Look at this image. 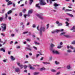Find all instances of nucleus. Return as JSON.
Wrapping results in <instances>:
<instances>
[{
	"label": "nucleus",
	"mask_w": 75,
	"mask_h": 75,
	"mask_svg": "<svg viewBox=\"0 0 75 75\" xmlns=\"http://www.w3.org/2000/svg\"><path fill=\"white\" fill-rule=\"evenodd\" d=\"M56 24H59V21H56Z\"/></svg>",
	"instance_id": "5fc2aeb1"
},
{
	"label": "nucleus",
	"mask_w": 75,
	"mask_h": 75,
	"mask_svg": "<svg viewBox=\"0 0 75 75\" xmlns=\"http://www.w3.org/2000/svg\"><path fill=\"white\" fill-rule=\"evenodd\" d=\"M29 55H30V56L32 55V53H29Z\"/></svg>",
	"instance_id": "69168bd1"
},
{
	"label": "nucleus",
	"mask_w": 75,
	"mask_h": 75,
	"mask_svg": "<svg viewBox=\"0 0 75 75\" xmlns=\"http://www.w3.org/2000/svg\"><path fill=\"white\" fill-rule=\"evenodd\" d=\"M60 74V72H58L56 74V75H59Z\"/></svg>",
	"instance_id": "338daca9"
},
{
	"label": "nucleus",
	"mask_w": 75,
	"mask_h": 75,
	"mask_svg": "<svg viewBox=\"0 0 75 75\" xmlns=\"http://www.w3.org/2000/svg\"><path fill=\"white\" fill-rule=\"evenodd\" d=\"M67 52H68L69 53H71L72 52V51L71 50H69L67 51Z\"/></svg>",
	"instance_id": "aec40b11"
},
{
	"label": "nucleus",
	"mask_w": 75,
	"mask_h": 75,
	"mask_svg": "<svg viewBox=\"0 0 75 75\" xmlns=\"http://www.w3.org/2000/svg\"><path fill=\"white\" fill-rule=\"evenodd\" d=\"M45 27H41V28H40V35H41V34H42V32L45 31Z\"/></svg>",
	"instance_id": "7ed1b4c3"
},
{
	"label": "nucleus",
	"mask_w": 75,
	"mask_h": 75,
	"mask_svg": "<svg viewBox=\"0 0 75 75\" xmlns=\"http://www.w3.org/2000/svg\"><path fill=\"white\" fill-rule=\"evenodd\" d=\"M33 28H35V25L33 24Z\"/></svg>",
	"instance_id": "6e6d98bb"
},
{
	"label": "nucleus",
	"mask_w": 75,
	"mask_h": 75,
	"mask_svg": "<svg viewBox=\"0 0 75 75\" xmlns=\"http://www.w3.org/2000/svg\"><path fill=\"white\" fill-rule=\"evenodd\" d=\"M72 11V10H69V9H66L65 10V11Z\"/></svg>",
	"instance_id": "58836bf2"
},
{
	"label": "nucleus",
	"mask_w": 75,
	"mask_h": 75,
	"mask_svg": "<svg viewBox=\"0 0 75 75\" xmlns=\"http://www.w3.org/2000/svg\"><path fill=\"white\" fill-rule=\"evenodd\" d=\"M50 47L51 48H52V47H55V45L52 43H51L50 44Z\"/></svg>",
	"instance_id": "a211bd4d"
},
{
	"label": "nucleus",
	"mask_w": 75,
	"mask_h": 75,
	"mask_svg": "<svg viewBox=\"0 0 75 75\" xmlns=\"http://www.w3.org/2000/svg\"><path fill=\"white\" fill-rule=\"evenodd\" d=\"M51 72H56V70L54 69H51Z\"/></svg>",
	"instance_id": "b1692460"
},
{
	"label": "nucleus",
	"mask_w": 75,
	"mask_h": 75,
	"mask_svg": "<svg viewBox=\"0 0 75 75\" xmlns=\"http://www.w3.org/2000/svg\"><path fill=\"white\" fill-rule=\"evenodd\" d=\"M52 59V56H50L49 58L50 60H51Z\"/></svg>",
	"instance_id": "052dcab7"
},
{
	"label": "nucleus",
	"mask_w": 75,
	"mask_h": 75,
	"mask_svg": "<svg viewBox=\"0 0 75 75\" xmlns=\"http://www.w3.org/2000/svg\"><path fill=\"white\" fill-rule=\"evenodd\" d=\"M27 41H31V40L30 39H26Z\"/></svg>",
	"instance_id": "de8ad7c7"
},
{
	"label": "nucleus",
	"mask_w": 75,
	"mask_h": 75,
	"mask_svg": "<svg viewBox=\"0 0 75 75\" xmlns=\"http://www.w3.org/2000/svg\"><path fill=\"white\" fill-rule=\"evenodd\" d=\"M3 61L4 62H6V61H7V59L3 60Z\"/></svg>",
	"instance_id": "3c124183"
},
{
	"label": "nucleus",
	"mask_w": 75,
	"mask_h": 75,
	"mask_svg": "<svg viewBox=\"0 0 75 75\" xmlns=\"http://www.w3.org/2000/svg\"><path fill=\"white\" fill-rule=\"evenodd\" d=\"M66 20L67 21H69V18H66Z\"/></svg>",
	"instance_id": "e2e57ef3"
},
{
	"label": "nucleus",
	"mask_w": 75,
	"mask_h": 75,
	"mask_svg": "<svg viewBox=\"0 0 75 75\" xmlns=\"http://www.w3.org/2000/svg\"><path fill=\"white\" fill-rule=\"evenodd\" d=\"M67 68L68 69H71V65L69 64L67 66Z\"/></svg>",
	"instance_id": "dca6fc26"
},
{
	"label": "nucleus",
	"mask_w": 75,
	"mask_h": 75,
	"mask_svg": "<svg viewBox=\"0 0 75 75\" xmlns=\"http://www.w3.org/2000/svg\"><path fill=\"white\" fill-rule=\"evenodd\" d=\"M25 11H26V9H23V13H25Z\"/></svg>",
	"instance_id": "864d4df0"
},
{
	"label": "nucleus",
	"mask_w": 75,
	"mask_h": 75,
	"mask_svg": "<svg viewBox=\"0 0 75 75\" xmlns=\"http://www.w3.org/2000/svg\"><path fill=\"white\" fill-rule=\"evenodd\" d=\"M43 63L44 64H47V62H43Z\"/></svg>",
	"instance_id": "13d9d810"
},
{
	"label": "nucleus",
	"mask_w": 75,
	"mask_h": 75,
	"mask_svg": "<svg viewBox=\"0 0 75 75\" xmlns=\"http://www.w3.org/2000/svg\"><path fill=\"white\" fill-rule=\"evenodd\" d=\"M39 56H40V54H36V58H38V57Z\"/></svg>",
	"instance_id": "c85d7f7f"
},
{
	"label": "nucleus",
	"mask_w": 75,
	"mask_h": 75,
	"mask_svg": "<svg viewBox=\"0 0 75 75\" xmlns=\"http://www.w3.org/2000/svg\"><path fill=\"white\" fill-rule=\"evenodd\" d=\"M24 67L25 69H26V68H27V66L26 65H25L24 66Z\"/></svg>",
	"instance_id": "4c0bfd02"
},
{
	"label": "nucleus",
	"mask_w": 75,
	"mask_h": 75,
	"mask_svg": "<svg viewBox=\"0 0 75 75\" xmlns=\"http://www.w3.org/2000/svg\"><path fill=\"white\" fill-rule=\"evenodd\" d=\"M70 30H73V32H75V26H73L72 28L70 29Z\"/></svg>",
	"instance_id": "9d476101"
},
{
	"label": "nucleus",
	"mask_w": 75,
	"mask_h": 75,
	"mask_svg": "<svg viewBox=\"0 0 75 75\" xmlns=\"http://www.w3.org/2000/svg\"><path fill=\"white\" fill-rule=\"evenodd\" d=\"M44 70H45V68L44 67H42L40 69V71H44Z\"/></svg>",
	"instance_id": "f3484780"
},
{
	"label": "nucleus",
	"mask_w": 75,
	"mask_h": 75,
	"mask_svg": "<svg viewBox=\"0 0 75 75\" xmlns=\"http://www.w3.org/2000/svg\"><path fill=\"white\" fill-rule=\"evenodd\" d=\"M71 44H75V41H74L72 42Z\"/></svg>",
	"instance_id": "8fccbe9b"
},
{
	"label": "nucleus",
	"mask_w": 75,
	"mask_h": 75,
	"mask_svg": "<svg viewBox=\"0 0 75 75\" xmlns=\"http://www.w3.org/2000/svg\"><path fill=\"white\" fill-rule=\"evenodd\" d=\"M52 51L53 54H60L59 52L57 50H53Z\"/></svg>",
	"instance_id": "6e6552de"
},
{
	"label": "nucleus",
	"mask_w": 75,
	"mask_h": 75,
	"mask_svg": "<svg viewBox=\"0 0 75 75\" xmlns=\"http://www.w3.org/2000/svg\"><path fill=\"white\" fill-rule=\"evenodd\" d=\"M66 24L67 25L66 26H67L68 27L69 26V23H68V22H66Z\"/></svg>",
	"instance_id": "bb28decb"
},
{
	"label": "nucleus",
	"mask_w": 75,
	"mask_h": 75,
	"mask_svg": "<svg viewBox=\"0 0 75 75\" xmlns=\"http://www.w3.org/2000/svg\"><path fill=\"white\" fill-rule=\"evenodd\" d=\"M19 16H20L21 17L22 16H23V14H22V13H20L19 14Z\"/></svg>",
	"instance_id": "c9c22d12"
},
{
	"label": "nucleus",
	"mask_w": 75,
	"mask_h": 75,
	"mask_svg": "<svg viewBox=\"0 0 75 75\" xmlns=\"http://www.w3.org/2000/svg\"><path fill=\"white\" fill-rule=\"evenodd\" d=\"M19 67H20V68L21 69H22V68H23V67H24L22 65H21H21Z\"/></svg>",
	"instance_id": "473e14b6"
},
{
	"label": "nucleus",
	"mask_w": 75,
	"mask_h": 75,
	"mask_svg": "<svg viewBox=\"0 0 75 75\" xmlns=\"http://www.w3.org/2000/svg\"><path fill=\"white\" fill-rule=\"evenodd\" d=\"M67 14L69 16H70V17H74V16H73V15H72V14H71L67 13Z\"/></svg>",
	"instance_id": "412c9836"
},
{
	"label": "nucleus",
	"mask_w": 75,
	"mask_h": 75,
	"mask_svg": "<svg viewBox=\"0 0 75 75\" xmlns=\"http://www.w3.org/2000/svg\"><path fill=\"white\" fill-rule=\"evenodd\" d=\"M61 47H62V46H57V48L59 49V48H61Z\"/></svg>",
	"instance_id": "ea45409f"
},
{
	"label": "nucleus",
	"mask_w": 75,
	"mask_h": 75,
	"mask_svg": "<svg viewBox=\"0 0 75 75\" xmlns=\"http://www.w3.org/2000/svg\"><path fill=\"white\" fill-rule=\"evenodd\" d=\"M65 34V32H62L61 34L60 35H64Z\"/></svg>",
	"instance_id": "a19ab883"
},
{
	"label": "nucleus",
	"mask_w": 75,
	"mask_h": 75,
	"mask_svg": "<svg viewBox=\"0 0 75 75\" xmlns=\"http://www.w3.org/2000/svg\"><path fill=\"white\" fill-rule=\"evenodd\" d=\"M40 5H42L43 6L46 5L47 3H45L44 0H40Z\"/></svg>",
	"instance_id": "39448f33"
},
{
	"label": "nucleus",
	"mask_w": 75,
	"mask_h": 75,
	"mask_svg": "<svg viewBox=\"0 0 75 75\" xmlns=\"http://www.w3.org/2000/svg\"><path fill=\"white\" fill-rule=\"evenodd\" d=\"M5 15L6 16L5 18H7V13H6L5 14Z\"/></svg>",
	"instance_id": "603ef678"
},
{
	"label": "nucleus",
	"mask_w": 75,
	"mask_h": 75,
	"mask_svg": "<svg viewBox=\"0 0 75 75\" xmlns=\"http://www.w3.org/2000/svg\"><path fill=\"white\" fill-rule=\"evenodd\" d=\"M28 67H30V69H35L34 67L31 66V65H29Z\"/></svg>",
	"instance_id": "2eb2a0df"
},
{
	"label": "nucleus",
	"mask_w": 75,
	"mask_h": 75,
	"mask_svg": "<svg viewBox=\"0 0 75 75\" xmlns=\"http://www.w3.org/2000/svg\"><path fill=\"white\" fill-rule=\"evenodd\" d=\"M28 61H25L24 62V64H26V63H28Z\"/></svg>",
	"instance_id": "bf43d9fd"
},
{
	"label": "nucleus",
	"mask_w": 75,
	"mask_h": 75,
	"mask_svg": "<svg viewBox=\"0 0 75 75\" xmlns=\"http://www.w3.org/2000/svg\"><path fill=\"white\" fill-rule=\"evenodd\" d=\"M55 63L56 65H58V64H59V62L57 61H55Z\"/></svg>",
	"instance_id": "5701e85b"
},
{
	"label": "nucleus",
	"mask_w": 75,
	"mask_h": 75,
	"mask_svg": "<svg viewBox=\"0 0 75 75\" xmlns=\"http://www.w3.org/2000/svg\"><path fill=\"white\" fill-rule=\"evenodd\" d=\"M13 3L11 2V1H9L8 2L7 6H9V5H11Z\"/></svg>",
	"instance_id": "ddd939ff"
},
{
	"label": "nucleus",
	"mask_w": 75,
	"mask_h": 75,
	"mask_svg": "<svg viewBox=\"0 0 75 75\" xmlns=\"http://www.w3.org/2000/svg\"><path fill=\"white\" fill-rule=\"evenodd\" d=\"M67 48L68 49H69V48H70V47L69 46L67 45Z\"/></svg>",
	"instance_id": "0e129e2a"
},
{
	"label": "nucleus",
	"mask_w": 75,
	"mask_h": 75,
	"mask_svg": "<svg viewBox=\"0 0 75 75\" xmlns=\"http://www.w3.org/2000/svg\"><path fill=\"white\" fill-rule=\"evenodd\" d=\"M64 36L65 37H66L67 38H69V37H70V36L69 35H64Z\"/></svg>",
	"instance_id": "6ab92c4d"
},
{
	"label": "nucleus",
	"mask_w": 75,
	"mask_h": 75,
	"mask_svg": "<svg viewBox=\"0 0 75 75\" xmlns=\"http://www.w3.org/2000/svg\"><path fill=\"white\" fill-rule=\"evenodd\" d=\"M33 13V10H30L28 11V14L27 15H24V16L25 18H26V17L27 16L28 17H30V15L31 13Z\"/></svg>",
	"instance_id": "f03ea898"
},
{
	"label": "nucleus",
	"mask_w": 75,
	"mask_h": 75,
	"mask_svg": "<svg viewBox=\"0 0 75 75\" xmlns=\"http://www.w3.org/2000/svg\"><path fill=\"white\" fill-rule=\"evenodd\" d=\"M5 11V9H3L2 10L1 12V13H3Z\"/></svg>",
	"instance_id": "79ce46f5"
},
{
	"label": "nucleus",
	"mask_w": 75,
	"mask_h": 75,
	"mask_svg": "<svg viewBox=\"0 0 75 75\" xmlns=\"http://www.w3.org/2000/svg\"><path fill=\"white\" fill-rule=\"evenodd\" d=\"M56 0H50V4H52V1H56Z\"/></svg>",
	"instance_id": "393cba45"
},
{
	"label": "nucleus",
	"mask_w": 75,
	"mask_h": 75,
	"mask_svg": "<svg viewBox=\"0 0 75 75\" xmlns=\"http://www.w3.org/2000/svg\"><path fill=\"white\" fill-rule=\"evenodd\" d=\"M43 14L42 13H40V14H37V16L39 17V18H40V19L41 20H43L44 19V18L42 17V16Z\"/></svg>",
	"instance_id": "423d86ee"
},
{
	"label": "nucleus",
	"mask_w": 75,
	"mask_h": 75,
	"mask_svg": "<svg viewBox=\"0 0 75 75\" xmlns=\"http://www.w3.org/2000/svg\"><path fill=\"white\" fill-rule=\"evenodd\" d=\"M11 17H8V20H11Z\"/></svg>",
	"instance_id": "4d7b16f0"
},
{
	"label": "nucleus",
	"mask_w": 75,
	"mask_h": 75,
	"mask_svg": "<svg viewBox=\"0 0 75 75\" xmlns=\"http://www.w3.org/2000/svg\"><path fill=\"white\" fill-rule=\"evenodd\" d=\"M27 50H29V51H31L32 49H31V48H30V47H27Z\"/></svg>",
	"instance_id": "c756f323"
},
{
	"label": "nucleus",
	"mask_w": 75,
	"mask_h": 75,
	"mask_svg": "<svg viewBox=\"0 0 75 75\" xmlns=\"http://www.w3.org/2000/svg\"><path fill=\"white\" fill-rule=\"evenodd\" d=\"M34 43H35V45H40V43L39 42H37L36 41H35L34 42Z\"/></svg>",
	"instance_id": "f8f14e48"
},
{
	"label": "nucleus",
	"mask_w": 75,
	"mask_h": 75,
	"mask_svg": "<svg viewBox=\"0 0 75 75\" xmlns=\"http://www.w3.org/2000/svg\"><path fill=\"white\" fill-rule=\"evenodd\" d=\"M1 75H6V74L5 73H3Z\"/></svg>",
	"instance_id": "774afa93"
},
{
	"label": "nucleus",
	"mask_w": 75,
	"mask_h": 75,
	"mask_svg": "<svg viewBox=\"0 0 75 75\" xmlns=\"http://www.w3.org/2000/svg\"><path fill=\"white\" fill-rule=\"evenodd\" d=\"M30 4L31 5L32 4L33 2V0H30Z\"/></svg>",
	"instance_id": "cd10ccee"
},
{
	"label": "nucleus",
	"mask_w": 75,
	"mask_h": 75,
	"mask_svg": "<svg viewBox=\"0 0 75 75\" xmlns=\"http://www.w3.org/2000/svg\"><path fill=\"white\" fill-rule=\"evenodd\" d=\"M33 48L35 50H37V48L35 46L33 47Z\"/></svg>",
	"instance_id": "7c9ffc66"
},
{
	"label": "nucleus",
	"mask_w": 75,
	"mask_h": 75,
	"mask_svg": "<svg viewBox=\"0 0 75 75\" xmlns=\"http://www.w3.org/2000/svg\"><path fill=\"white\" fill-rule=\"evenodd\" d=\"M16 48H17V49H20V46H17L16 47Z\"/></svg>",
	"instance_id": "f704fd0d"
},
{
	"label": "nucleus",
	"mask_w": 75,
	"mask_h": 75,
	"mask_svg": "<svg viewBox=\"0 0 75 75\" xmlns=\"http://www.w3.org/2000/svg\"><path fill=\"white\" fill-rule=\"evenodd\" d=\"M33 66L35 67H40V65L38 64H36V65H34Z\"/></svg>",
	"instance_id": "49530a36"
},
{
	"label": "nucleus",
	"mask_w": 75,
	"mask_h": 75,
	"mask_svg": "<svg viewBox=\"0 0 75 75\" xmlns=\"http://www.w3.org/2000/svg\"><path fill=\"white\" fill-rule=\"evenodd\" d=\"M17 64L18 66H19V67H20L21 65V64H20V63L19 62H18L17 63Z\"/></svg>",
	"instance_id": "e433bc0d"
},
{
	"label": "nucleus",
	"mask_w": 75,
	"mask_h": 75,
	"mask_svg": "<svg viewBox=\"0 0 75 75\" xmlns=\"http://www.w3.org/2000/svg\"><path fill=\"white\" fill-rule=\"evenodd\" d=\"M3 18L1 17L0 18V21H3Z\"/></svg>",
	"instance_id": "37998d69"
},
{
	"label": "nucleus",
	"mask_w": 75,
	"mask_h": 75,
	"mask_svg": "<svg viewBox=\"0 0 75 75\" xmlns=\"http://www.w3.org/2000/svg\"><path fill=\"white\" fill-rule=\"evenodd\" d=\"M50 25L48 24L47 25V29H48V28L49 27V26Z\"/></svg>",
	"instance_id": "2f4dec72"
},
{
	"label": "nucleus",
	"mask_w": 75,
	"mask_h": 75,
	"mask_svg": "<svg viewBox=\"0 0 75 75\" xmlns=\"http://www.w3.org/2000/svg\"><path fill=\"white\" fill-rule=\"evenodd\" d=\"M10 58L11 61H14L16 59V58L14 57L13 56H11Z\"/></svg>",
	"instance_id": "9b49d317"
},
{
	"label": "nucleus",
	"mask_w": 75,
	"mask_h": 75,
	"mask_svg": "<svg viewBox=\"0 0 75 75\" xmlns=\"http://www.w3.org/2000/svg\"><path fill=\"white\" fill-rule=\"evenodd\" d=\"M40 74V72H35L33 73V74H35V75H38Z\"/></svg>",
	"instance_id": "4be33fe9"
},
{
	"label": "nucleus",
	"mask_w": 75,
	"mask_h": 75,
	"mask_svg": "<svg viewBox=\"0 0 75 75\" xmlns=\"http://www.w3.org/2000/svg\"><path fill=\"white\" fill-rule=\"evenodd\" d=\"M2 31H5L6 30V25L2 23L1 24Z\"/></svg>",
	"instance_id": "f257e3e1"
},
{
	"label": "nucleus",
	"mask_w": 75,
	"mask_h": 75,
	"mask_svg": "<svg viewBox=\"0 0 75 75\" xmlns=\"http://www.w3.org/2000/svg\"><path fill=\"white\" fill-rule=\"evenodd\" d=\"M37 52L38 53L40 54V55H42V53H41V52L38 51Z\"/></svg>",
	"instance_id": "72a5a7b5"
},
{
	"label": "nucleus",
	"mask_w": 75,
	"mask_h": 75,
	"mask_svg": "<svg viewBox=\"0 0 75 75\" xmlns=\"http://www.w3.org/2000/svg\"><path fill=\"white\" fill-rule=\"evenodd\" d=\"M53 5L55 7V8H57V7L59 6H61V5L59 4H57V3H55Z\"/></svg>",
	"instance_id": "1a4fd4ad"
},
{
	"label": "nucleus",
	"mask_w": 75,
	"mask_h": 75,
	"mask_svg": "<svg viewBox=\"0 0 75 75\" xmlns=\"http://www.w3.org/2000/svg\"><path fill=\"white\" fill-rule=\"evenodd\" d=\"M39 4H37L36 5V7L38 8H39V9H40V8H41V7H40V6H39Z\"/></svg>",
	"instance_id": "4468645a"
},
{
	"label": "nucleus",
	"mask_w": 75,
	"mask_h": 75,
	"mask_svg": "<svg viewBox=\"0 0 75 75\" xmlns=\"http://www.w3.org/2000/svg\"><path fill=\"white\" fill-rule=\"evenodd\" d=\"M12 13V11L10 10L7 12L8 14H10V13Z\"/></svg>",
	"instance_id": "a878e982"
},
{
	"label": "nucleus",
	"mask_w": 75,
	"mask_h": 75,
	"mask_svg": "<svg viewBox=\"0 0 75 75\" xmlns=\"http://www.w3.org/2000/svg\"><path fill=\"white\" fill-rule=\"evenodd\" d=\"M15 71L16 72H17L18 74H20V70L18 68H16L15 69Z\"/></svg>",
	"instance_id": "0eeeda50"
},
{
	"label": "nucleus",
	"mask_w": 75,
	"mask_h": 75,
	"mask_svg": "<svg viewBox=\"0 0 75 75\" xmlns=\"http://www.w3.org/2000/svg\"><path fill=\"white\" fill-rule=\"evenodd\" d=\"M62 25V23H59L58 24V25L60 26V25Z\"/></svg>",
	"instance_id": "09e8293b"
},
{
	"label": "nucleus",
	"mask_w": 75,
	"mask_h": 75,
	"mask_svg": "<svg viewBox=\"0 0 75 75\" xmlns=\"http://www.w3.org/2000/svg\"><path fill=\"white\" fill-rule=\"evenodd\" d=\"M27 33H28V32H25L23 33V34H27Z\"/></svg>",
	"instance_id": "680f3d73"
},
{
	"label": "nucleus",
	"mask_w": 75,
	"mask_h": 75,
	"mask_svg": "<svg viewBox=\"0 0 75 75\" xmlns=\"http://www.w3.org/2000/svg\"><path fill=\"white\" fill-rule=\"evenodd\" d=\"M70 48H71V50H73L74 49V47H72V46H70Z\"/></svg>",
	"instance_id": "a18cd8bd"
},
{
	"label": "nucleus",
	"mask_w": 75,
	"mask_h": 75,
	"mask_svg": "<svg viewBox=\"0 0 75 75\" xmlns=\"http://www.w3.org/2000/svg\"><path fill=\"white\" fill-rule=\"evenodd\" d=\"M64 31L63 29H61V30H57L56 31H53L51 32V33L52 34H54L56 32V33H58V32H61L62 31Z\"/></svg>",
	"instance_id": "20e7f679"
},
{
	"label": "nucleus",
	"mask_w": 75,
	"mask_h": 75,
	"mask_svg": "<svg viewBox=\"0 0 75 75\" xmlns=\"http://www.w3.org/2000/svg\"><path fill=\"white\" fill-rule=\"evenodd\" d=\"M16 9V8H13L11 9L12 11H13L14 10H15Z\"/></svg>",
	"instance_id": "c03bdc74"
}]
</instances>
